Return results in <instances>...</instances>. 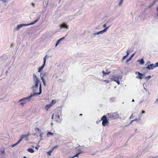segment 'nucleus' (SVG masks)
<instances>
[{"mask_svg": "<svg viewBox=\"0 0 158 158\" xmlns=\"http://www.w3.org/2000/svg\"><path fill=\"white\" fill-rule=\"evenodd\" d=\"M33 77L34 81H35V85L32 86L31 88L34 92H36V90L38 89V84L40 81L35 74H33Z\"/></svg>", "mask_w": 158, "mask_h": 158, "instance_id": "obj_1", "label": "nucleus"}, {"mask_svg": "<svg viewBox=\"0 0 158 158\" xmlns=\"http://www.w3.org/2000/svg\"><path fill=\"white\" fill-rule=\"evenodd\" d=\"M39 91H40V92L39 93H36L34 92L33 95L31 94V95H30L28 97H27L26 98H24L23 99H20L19 101V102H25V99H29L32 96H33L34 95H38L40 94L41 93V92H42V87H41V83H40V84Z\"/></svg>", "mask_w": 158, "mask_h": 158, "instance_id": "obj_2", "label": "nucleus"}, {"mask_svg": "<svg viewBox=\"0 0 158 158\" xmlns=\"http://www.w3.org/2000/svg\"><path fill=\"white\" fill-rule=\"evenodd\" d=\"M106 116L107 117L109 120L116 119L118 117V115L117 113H107Z\"/></svg>", "mask_w": 158, "mask_h": 158, "instance_id": "obj_3", "label": "nucleus"}, {"mask_svg": "<svg viewBox=\"0 0 158 158\" xmlns=\"http://www.w3.org/2000/svg\"><path fill=\"white\" fill-rule=\"evenodd\" d=\"M106 116L103 115L102 117L101 120L99 121H102V126H106V125H108L109 123V122Z\"/></svg>", "mask_w": 158, "mask_h": 158, "instance_id": "obj_4", "label": "nucleus"}, {"mask_svg": "<svg viewBox=\"0 0 158 158\" xmlns=\"http://www.w3.org/2000/svg\"><path fill=\"white\" fill-rule=\"evenodd\" d=\"M39 20V18L35 20L34 22H32L31 23H30L29 24H19V25H17V29H19V28H20L22 26H28V25H32V24L35 23H36Z\"/></svg>", "mask_w": 158, "mask_h": 158, "instance_id": "obj_5", "label": "nucleus"}, {"mask_svg": "<svg viewBox=\"0 0 158 158\" xmlns=\"http://www.w3.org/2000/svg\"><path fill=\"white\" fill-rule=\"evenodd\" d=\"M47 56V55H46V56L44 58V64L42 66L39 68L38 70V72H40L44 67L46 61V57Z\"/></svg>", "mask_w": 158, "mask_h": 158, "instance_id": "obj_6", "label": "nucleus"}, {"mask_svg": "<svg viewBox=\"0 0 158 158\" xmlns=\"http://www.w3.org/2000/svg\"><path fill=\"white\" fill-rule=\"evenodd\" d=\"M119 76L118 75H113L112 76V79L114 81H115L119 79Z\"/></svg>", "mask_w": 158, "mask_h": 158, "instance_id": "obj_7", "label": "nucleus"}, {"mask_svg": "<svg viewBox=\"0 0 158 158\" xmlns=\"http://www.w3.org/2000/svg\"><path fill=\"white\" fill-rule=\"evenodd\" d=\"M145 68L148 70L152 69L155 68L154 64H153L148 65Z\"/></svg>", "mask_w": 158, "mask_h": 158, "instance_id": "obj_8", "label": "nucleus"}, {"mask_svg": "<svg viewBox=\"0 0 158 158\" xmlns=\"http://www.w3.org/2000/svg\"><path fill=\"white\" fill-rule=\"evenodd\" d=\"M60 28H65L67 29H68L69 28V26L66 23H64L60 25Z\"/></svg>", "mask_w": 158, "mask_h": 158, "instance_id": "obj_9", "label": "nucleus"}, {"mask_svg": "<svg viewBox=\"0 0 158 158\" xmlns=\"http://www.w3.org/2000/svg\"><path fill=\"white\" fill-rule=\"evenodd\" d=\"M108 28H109V27H106L103 30H102L101 31H100L98 32V33H97L96 34L98 35V34H102L103 33L106 32V31L108 29Z\"/></svg>", "mask_w": 158, "mask_h": 158, "instance_id": "obj_10", "label": "nucleus"}, {"mask_svg": "<svg viewBox=\"0 0 158 158\" xmlns=\"http://www.w3.org/2000/svg\"><path fill=\"white\" fill-rule=\"evenodd\" d=\"M27 135H22L21 136H20V138L19 140H18L19 141V142H20L21 141L24 139L26 137H27Z\"/></svg>", "mask_w": 158, "mask_h": 158, "instance_id": "obj_11", "label": "nucleus"}, {"mask_svg": "<svg viewBox=\"0 0 158 158\" xmlns=\"http://www.w3.org/2000/svg\"><path fill=\"white\" fill-rule=\"evenodd\" d=\"M138 76L136 77V78L141 79L143 78V75L139 72H137Z\"/></svg>", "mask_w": 158, "mask_h": 158, "instance_id": "obj_12", "label": "nucleus"}, {"mask_svg": "<svg viewBox=\"0 0 158 158\" xmlns=\"http://www.w3.org/2000/svg\"><path fill=\"white\" fill-rule=\"evenodd\" d=\"M47 75V73L45 72L41 73L40 76L41 79L44 78V77L46 76Z\"/></svg>", "mask_w": 158, "mask_h": 158, "instance_id": "obj_13", "label": "nucleus"}, {"mask_svg": "<svg viewBox=\"0 0 158 158\" xmlns=\"http://www.w3.org/2000/svg\"><path fill=\"white\" fill-rule=\"evenodd\" d=\"M137 61L139 62V63L141 65L143 64L144 63L143 58L141 59L140 60H138Z\"/></svg>", "mask_w": 158, "mask_h": 158, "instance_id": "obj_14", "label": "nucleus"}, {"mask_svg": "<svg viewBox=\"0 0 158 158\" xmlns=\"http://www.w3.org/2000/svg\"><path fill=\"white\" fill-rule=\"evenodd\" d=\"M55 118L57 121H59L60 120L59 115H55Z\"/></svg>", "mask_w": 158, "mask_h": 158, "instance_id": "obj_15", "label": "nucleus"}, {"mask_svg": "<svg viewBox=\"0 0 158 158\" xmlns=\"http://www.w3.org/2000/svg\"><path fill=\"white\" fill-rule=\"evenodd\" d=\"M27 151L30 153H33L34 152V150L31 148H29L27 149Z\"/></svg>", "mask_w": 158, "mask_h": 158, "instance_id": "obj_16", "label": "nucleus"}, {"mask_svg": "<svg viewBox=\"0 0 158 158\" xmlns=\"http://www.w3.org/2000/svg\"><path fill=\"white\" fill-rule=\"evenodd\" d=\"M52 106L51 105L49 104H47V105L46 106H45V109H46V110H48V109L50 107H51V106Z\"/></svg>", "mask_w": 158, "mask_h": 158, "instance_id": "obj_17", "label": "nucleus"}, {"mask_svg": "<svg viewBox=\"0 0 158 158\" xmlns=\"http://www.w3.org/2000/svg\"><path fill=\"white\" fill-rule=\"evenodd\" d=\"M110 73V71L109 72H106L104 70L102 71V73L104 76H106V75L109 74Z\"/></svg>", "mask_w": 158, "mask_h": 158, "instance_id": "obj_18", "label": "nucleus"}, {"mask_svg": "<svg viewBox=\"0 0 158 158\" xmlns=\"http://www.w3.org/2000/svg\"><path fill=\"white\" fill-rule=\"evenodd\" d=\"M83 152H78V153H77L76 155H75L74 156H73L72 158H73L74 157H79V155L81 154V153H83Z\"/></svg>", "mask_w": 158, "mask_h": 158, "instance_id": "obj_19", "label": "nucleus"}, {"mask_svg": "<svg viewBox=\"0 0 158 158\" xmlns=\"http://www.w3.org/2000/svg\"><path fill=\"white\" fill-rule=\"evenodd\" d=\"M56 102V101L55 100H52L51 102L50 103L52 106Z\"/></svg>", "mask_w": 158, "mask_h": 158, "instance_id": "obj_20", "label": "nucleus"}, {"mask_svg": "<svg viewBox=\"0 0 158 158\" xmlns=\"http://www.w3.org/2000/svg\"><path fill=\"white\" fill-rule=\"evenodd\" d=\"M134 56V54H133L131 56H130V57L127 60V61H130L131 60L132 58H133V56Z\"/></svg>", "mask_w": 158, "mask_h": 158, "instance_id": "obj_21", "label": "nucleus"}, {"mask_svg": "<svg viewBox=\"0 0 158 158\" xmlns=\"http://www.w3.org/2000/svg\"><path fill=\"white\" fill-rule=\"evenodd\" d=\"M53 149H51L50 150H49L48 152H47V153L48 155L49 156L51 155V153L53 152Z\"/></svg>", "mask_w": 158, "mask_h": 158, "instance_id": "obj_22", "label": "nucleus"}, {"mask_svg": "<svg viewBox=\"0 0 158 158\" xmlns=\"http://www.w3.org/2000/svg\"><path fill=\"white\" fill-rule=\"evenodd\" d=\"M5 149L4 148H3V150H1L0 151V154L1 155H2L4 154L5 153Z\"/></svg>", "mask_w": 158, "mask_h": 158, "instance_id": "obj_23", "label": "nucleus"}, {"mask_svg": "<svg viewBox=\"0 0 158 158\" xmlns=\"http://www.w3.org/2000/svg\"><path fill=\"white\" fill-rule=\"evenodd\" d=\"M155 3V1H154L153 3H152L151 4H150L148 6V8H150L151 7H152L154 5V4Z\"/></svg>", "mask_w": 158, "mask_h": 158, "instance_id": "obj_24", "label": "nucleus"}, {"mask_svg": "<svg viewBox=\"0 0 158 158\" xmlns=\"http://www.w3.org/2000/svg\"><path fill=\"white\" fill-rule=\"evenodd\" d=\"M53 135V133L50 132H48L47 134V135L48 136L49 135Z\"/></svg>", "mask_w": 158, "mask_h": 158, "instance_id": "obj_25", "label": "nucleus"}, {"mask_svg": "<svg viewBox=\"0 0 158 158\" xmlns=\"http://www.w3.org/2000/svg\"><path fill=\"white\" fill-rule=\"evenodd\" d=\"M41 79L42 80V81L43 82V84L44 85L46 86L45 81L44 80V78H42V79Z\"/></svg>", "mask_w": 158, "mask_h": 158, "instance_id": "obj_26", "label": "nucleus"}, {"mask_svg": "<svg viewBox=\"0 0 158 158\" xmlns=\"http://www.w3.org/2000/svg\"><path fill=\"white\" fill-rule=\"evenodd\" d=\"M19 143H20V142H19V141H18L16 143L12 145V147H14L16 146L18 144H19Z\"/></svg>", "mask_w": 158, "mask_h": 158, "instance_id": "obj_27", "label": "nucleus"}, {"mask_svg": "<svg viewBox=\"0 0 158 158\" xmlns=\"http://www.w3.org/2000/svg\"><path fill=\"white\" fill-rule=\"evenodd\" d=\"M60 41L59 40H58L57 41V42L56 43V46H55L56 47L58 45V44L60 42Z\"/></svg>", "mask_w": 158, "mask_h": 158, "instance_id": "obj_28", "label": "nucleus"}, {"mask_svg": "<svg viewBox=\"0 0 158 158\" xmlns=\"http://www.w3.org/2000/svg\"><path fill=\"white\" fill-rule=\"evenodd\" d=\"M58 145H56L54 146L52 148V149H53V150L55 148H58Z\"/></svg>", "mask_w": 158, "mask_h": 158, "instance_id": "obj_29", "label": "nucleus"}, {"mask_svg": "<svg viewBox=\"0 0 158 158\" xmlns=\"http://www.w3.org/2000/svg\"><path fill=\"white\" fill-rule=\"evenodd\" d=\"M0 1H2L4 3H5L7 2L8 0H0Z\"/></svg>", "mask_w": 158, "mask_h": 158, "instance_id": "obj_30", "label": "nucleus"}, {"mask_svg": "<svg viewBox=\"0 0 158 158\" xmlns=\"http://www.w3.org/2000/svg\"><path fill=\"white\" fill-rule=\"evenodd\" d=\"M123 1L122 0H120V1H119V6H120L121 4H122V3H123Z\"/></svg>", "mask_w": 158, "mask_h": 158, "instance_id": "obj_31", "label": "nucleus"}, {"mask_svg": "<svg viewBox=\"0 0 158 158\" xmlns=\"http://www.w3.org/2000/svg\"><path fill=\"white\" fill-rule=\"evenodd\" d=\"M155 68L158 66V62L156 63L154 65Z\"/></svg>", "mask_w": 158, "mask_h": 158, "instance_id": "obj_32", "label": "nucleus"}, {"mask_svg": "<svg viewBox=\"0 0 158 158\" xmlns=\"http://www.w3.org/2000/svg\"><path fill=\"white\" fill-rule=\"evenodd\" d=\"M127 57V56L126 55V56H124L123 57V58H122L123 60H124V59H125Z\"/></svg>", "mask_w": 158, "mask_h": 158, "instance_id": "obj_33", "label": "nucleus"}, {"mask_svg": "<svg viewBox=\"0 0 158 158\" xmlns=\"http://www.w3.org/2000/svg\"><path fill=\"white\" fill-rule=\"evenodd\" d=\"M115 81H116L118 85H119L120 84V81L118 80H117Z\"/></svg>", "mask_w": 158, "mask_h": 158, "instance_id": "obj_34", "label": "nucleus"}, {"mask_svg": "<svg viewBox=\"0 0 158 158\" xmlns=\"http://www.w3.org/2000/svg\"><path fill=\"white\" fill-rule=\"evenodd\" d=\"M35 131H40V129L38 128H35Z\"/></svg>", "mask_w": 158, "mask_h": 158, "instance_id": "obj_35", "label": "nucleus"}, {"mask_svg": "<svg viewBox=\"0 0 158 158\" xmlns=\"http://www.w3.org/2000/svg\"><path fill=\"white\" fill-rule=\"evenodd\" d=\"M64 37H63L59 40H60V41H61V40H64Z\"/></svg>", "mask_w": 158, "mask_h": 158, "instance_id": "obj_36", "label": "nucleus"}, {"mask_svg": "<svg viewBox=\"0 0 158 158\" xmlns=\"http://www.w3.org/2000/svg\"><path fill=\"white\" fill-rule=\"evenodd\" d=\"M25 103L26 102H21V105L23 106Z\"/></svg>", "mask_w": 158, "mask_h": 158, "instance_id": "obj_37", "label": "nucleus"}, {"mask_svg": "<svg viewBox=\"0 0 158 158\" xmlns=\"http://www.w3.org/2000/svg\"><path fill=\"white\" fill-rule=\"evenodd\" d=\"M137 120V119H134V120H132L130 123V124L131 123H132V122L134 121H136Z\"/></svg>", "mask_w": 158, "mask_h": 158, "instance_id": "obj_38", "label": "nucleus"}, {"mask_svg": "<svg viewBox=\"0 0 158 158\" xmlns=\"http://www.w3.org/2000/svg\"><path fill=\"white\" fill-rule=\"evenodd\" d=\"M127 54L126 56H127L129 54V52H128V51H127Z\"/></svg>", "mask_w": 158, "mask_h": 158, "instance_id": "obj_39", "label": "nucleus"}, {"mask_svg": "<svg viewBox=\"0 0 158 158\" xmlns=\"http://www.w3.org/2000/svg\"><path fill=\"white\" fill-rule=\"evenodd\" d=\"M106 27V24H104L103 25V27Z\"/></svg>", "mask_w": 158, "mask_h": 158, "instance_id": "obj_40", "label": "nucleus"}, {"mask_svg": "<svg viewBox=\"0 0 158 158\" xmlns=\"http://www.w3.org/2000/svg\"><path fill=\"white\" fill-rule=\"evenodd\" d=\"M32 5L33 6H35V4L33 3H32Z\"/></svg>", "mask_w": 158, "mask_h": 158, "instance_id": "obj_41", "label": "nucleus"}, {"mask_svg": "<svg viewBox=\"0 0 158 158\" xmlns=\"http://www.w3.org/2000/svg\"><path fill=\"white\" fill-rule=\"evenodd\" d=\"M53 114H53V115H52V119H53Z\"/></svg>", "mask_w": 158, "mask_h": 158, "instance_id": "obj_42", "label": "nucleus"}, {"mask_svg": "<svg viewBox=\"0 0 158 158\" xmlns=\"http://www.w3.org/2000/svg\"><path fill=\"white\" fill-rule=\"evenodd\" d=\"M35 148L36 149H38V148L37 147H35Z\"/></svg>", "mask_w": 158, "mask_h": 158, "instance_id": "obj_43", "label": "nucleus"}, {"mask_svg": "<svg viewBox=\"0 0 158 158\" xmlns=\"http://www.w3.org/2000/svg\"><path fill=\"white\" fill-rule=\"evenodd\" d=\"M156 10L157 11H158V6L157 7Z\"/></svg>", "mask_w": 158, "mask_h": 158, "instance_id": "obj_44", "label": "nucleus"}, {"mask_svg": "<svg viewBox=\"0 0 158 158\" xmlns=\"http://www.w3.org/2000/svg\"><path fill=\"white\" fill-rule=\"evenodd\" d=\"M132 114L131 116L130 117V118H132Z\"/></svg>", "mask_w": 158, "mask_h": 158, "instance_id": "obj_45", "label": "nucleus"}, {"mask_svg": "<svg viewBox=\"0 0 158 158\" xmlns=\"http://www.w3.org/2000/svg\"><path fill=\"white\" fill-rule=\"evenodd\" d=\"M144 111H143V110L142 111V113H144Z\"/></svg>", "mask_w": 158, "mask_h": 158, "instance_id": "obj_46", "label": "nucleus"}, {"mask_svg": "<svg viewBox=\"0 0 158 158\" xmlns=\"http://www.w3.org/2000/svg\"><path fill=\"white\" fill-rule=\"evenodd\" d=\"M23 158H27L25 156H24Z\"/></svg>", "mask_w": 158, "mask_h": 158, "instance_id": "obj_47", "label": "nucleus"}, {"mask_svg": "<svg viewBox=\"0 0 158 158\" xmlns=\"http://www.w3.org/2000/svg\"><path fill=\"white\" fill-rule=\"evenodd\" d=\"M80 116H81V115H82V114H80Z\"/></svg>", "mask_w": 158, "mask_h": 158, "instance_id": "obj_48", "label": "nucleus"}, {"mask_svg": "<svg viewBox=\"0 0 158 158\" xmlns=\"http://www.w3.org/2000/svg\"><path fill=\"white\" fill-rule=\"evenodd\" d=\"M150 77H151L150 76H149V77H149V78H150Z\"/></svg>", "mask_w": 158, "mask_h": 158, "instance_id": "obj_49", "label": "nucleus"}, {"mask_svg": "<svg viewBox=\"0 0 158 158\" xmlns=\"http://www.w3.org/2000/svg\"><path fill=\"white\" fill-rule=\"evenodd\" d=\"M134 99H133V100H132V101L134 102Z\"/></svg>", "mask_w": 158, "mask_h": 158, "instance_id": "obj_50", "label": "nucleus"}, {"mask_svg": "<svg viewBox=\"0 0 158 158\" xmlns=\"http://www.w3.org/2000/svg\"><path fill=\"white\" fill-rule=\"evenodd\" d=\"M106 71L107 72L108 71V70H106Z\"/></svg>", "mask_w": 158, "mask_h": 158, "instance_id": "obj_51", "label": "nucleus"}]
</instances>
